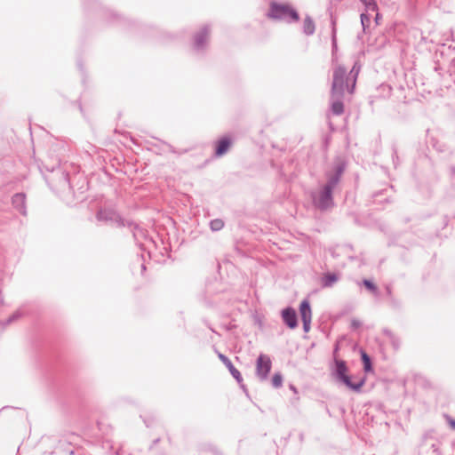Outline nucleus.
I'll use <instances>...</instances> for the list:
<instances>
[{"mask_svg": "<svg viewBox=\"0 0 455 455\" xmlns=\"http://www.w3.org/2000/svg\"><path fill=\"white\" fill-rule=\"evenodd\" d=\"M360 72V66L355 63L350 73L347 75V70L342 66H337L333 70V79L331 92L333 97L336 95L343 96L345 91L352 93L354 92L357 76Z\"/></svg>", "mask_w": 455, "mask_h": 455, "instance_id": "f257e3e1", "label": "nucleus"}, {"mask_svg": "<svg viewBox=\"0 0 455 455\" xmlns=\"http://www.w3.org/2000/svg\"><path fill=\"white\" fill-rule=\"evenodd\" d=\"M331 374L336 380L355 392H359L365 383V378L357 379L356 377L352 378L348 375V369L346 362L343 360L335 359Z\"/></svg>", "mask_w": 455, "mask_h": 455, "instance_id": "f03ea898", "label": "nucleus"}, {"mask_svg": "<svg viewBox=\"0 0 455 455\" xmlns=\"http://www.w3.org/2000/svg\"><path fill=\"white\" fill-rule=\"evenodd\" d=\"M343 169L339 166L337 172L329 178L327 184L316 194L313 195V201L316 207L327 209L332 205V190L339 180Z\"/></svg>", "mask_w": 455, "mask_h": 455, "instance_id": "7ed1b4c3", "label": "nucleus"}, {"mask_svg": "<svg viewBox=\"0 0 455 455\" xmlns=\"http://www.w3.org/2000/svg\"><path fill=\"white\" fill-rule=\"evenodd\" d=\"M267 16L286 23L297 22L299 20L298 12L291 5L277 2L270 3Z\"/></svg>", "mask_w": 455, "mask_h": 455, "instance_id": "20e7f679", "label": "nucleus"}, {"mask_svg": "<svg viewBox=\"0 0 455 455\" xmlns=\"http://www.w3.org/2000/svg\"><path fill=\"white\" fill-rule=\"evenodd\" d=\"M271 360L268 355H260L258 357L256 363V374L261 380H264L267 378L271 370Z\"/></svg>", "mask_w": 455, "mask_h": 455, "instance_id": "39448f33", "label": "nucleus"}, {"mask_svg": "<svg viewBox=\"0 0 455 455\" xmlns=\"http://www.w3.org/2000/svg\"><path fill=\"white\" fill-rule=\"evenodd\" d=\"M282 317L285 324L291 328L294 329L297 327V315L296 311L291 307H287L282 311Z\"/></svg>", "mask_w": 455, "mask_h": 455, "instance_id": "423d86ee", "label": "nucleus"}, {"mask_svg": "<svg viewBox=\"0 0 455 455\" xmlns=\"http://www.w3.org/2000/svg\"><path fill=\"white\" fill-rule=\"evenodd\" d=\"M220 361L227 366L231 375L238 381L241 382L243 380L242 375L240 371L235 368L232 362L223 354L219 353L218 355Z\"/></svg>", "mask_w": 455, "mask_h": 455, "instance_id": "0eeeda50", "label": "nucleus"}, {"mask_svg": "<svg viewBox=\"0 0 455 455\" xmlns=\"http://www.w3.org/2000/svg\"><path fill=\"white\" fill-rule=\"evenodd\" d=\"M209 28H204L200 32H198L195 36V47L196 49H202L204 48V44H206L209 36Z\"/></svg>", "mask_w": 455, "mask_h": 455, "instance_id": "6e6552de", "label": "nucleus"}, {"mask_svg": "<svg viewBox=\"0 0 455 455\" xmlns=\"http://www.w3.org/2000/svg\"><path fill=\"white\" fill-rule=\"evenodd\" d=\"M342 96L333 97V94L331 93V111L335 115H341L344 111V105L341 101Z\"/></svg>", "mask_w": 455, "mask_h": 455, "instance_id": "1a4fd4ad", "label": "nucleus"}, {"mask_svg": "<svg viewBox=\"0 0 455 455\" xmlns=\"http://www.w3.org/2000/svg\"><path fill=\"white\" fill-rule=\"evenodd\" d=\"M230 145L231 141L228 138H222L220 140H219L217 144L215 155L217 156H223L225 153L228 152Z\"/></svg>", "mask_w": 455, "mask_h": 455, "instance_id": "9d476101", "label": "nucleus"}, {"mask_svg": "<svg viewBox=\"0 0 455 455\" xmlns=\"http://www.w3.org/2000/svg\"><path fill=\"white\" fill-rule=\"evenodd\" d=\"M13 206L22 214H25V195L16 194L12 197Z\"/></svg>", "mask_w": 455, "mask_h": 455, "instance_id": "9b49d317", "label": "nucleus"}, {"mask_svg": "<svg viewBox=\"0 0 455 455\" xmlns=\"http://www.w3.org/2000/svg\"><path fill=\"white\" fill-rule=\"evenodd\" d=\"M299 312L301 315V320H311L312 312L309 302L307 300H303L299 307Z\"/></svg>", "mask_w": 455, "mask_h": 455, "instance_id": "f8f14e48", "label": "nucleus"}, {"mask_svg": "<svg viewBox=\"0 0 455 455\" xmlns=\"http://www.w3.org/2000/svg\"><path fill=\"white\" fill-rule=\"evenodd\" d=\"M97 219L102 221L116 220L117 216L115 212L110 210H101L97 214Z\"/></svg>", "mask_w": 455, "mask_h": 455, "instance_id": "ddd939ff", "label": "nucleus"}, {"mask_svg": "<svg viewBox=\"0 0 455 455\" xmlns=\"http://www.w3.org/2000/svg\"><path fill=\"white\" fill-rule=\"evenodd\" d=\"M315 26L313 20L309 16H307L303 22V32L307 36H311L315 33Z\"/></svg>", "mask_w": 455, "mask_h": 455, "instance_id": "4468645a", "label": "nucleus"}, {"mask_svg": "<svg viewBox=\"0 0 455 455\" xmlns=\"http://www.w3.org/2000/svg\"><path fill=\"white\" fill-rule=\"evenodd\" d=\"M339 280L336 274L328 273L323 277V285L324 287L332 286Z\"/></svg>", "mask_w": 455, "mask_h": 455, "instance_id": "2eb2a0df", "label": "nucleus"}, {"mask_svg": "<svg viewBox=\"0 0 455 455\" xmlns=\"http://www.w3.org/2000/svg\"><path fill=\"white\" fill-rule=\"evenodd\" d=\"M365 7L366 12H374L378 10V5L374 0H360Z\"/></svg>", "mask_w": 455, "mask_h": 455, "instance_id": "dca6fc26", "label": "nucleus"}, {"mask_svg": "<svg viewBox=\"0 0 455 455\" xmlns=\"http://www.w3.org/2000/svg\"><path fill=\"white\" fill-rule=\"evenodd\" d=\"M224 227V222L220 219L211 220L210 228L212 231H219Z\"/></svg>", "mask_w": 455, "mask_h": 455, "instance_id": "f3484780", "label": "nucleus"}, {"mask_svg": "<svg viewBox=\"0 0 455 455\" xmlns=\"http://www.w3.org/2000/svg\"><path fill=\"white\" fill-rule=\"evenodd\" d=\"M362 360L363 363L364 371H370L371 370V359L364 352L362 353Z\"/></svg>", "mask_w": 455, "mask_h": 455, "instance_id": "a211bd4d", "label": "nucleus"}, {"mask_svg": "<svg viewBox=\"0 0 455 455\" xmlns=\"http://www.w3.org/2000/svg\"><path fill=\"white\" fill-rule=\"evenodd\" d=\"M283 377L280 373H275L272 378V385L275 387H279L282 386Z\"/></svg>", "mask_w": 455, "mask_h": 455, "instance_id": "6ab92c4d", "label": "nucleus"}, {"mask_svg": "<svg viewBox=\"0 0 455 455\" xmlns=\"http://www.w3.org/2000/svg\"><path fill=\"white\" fill-rule=\"evenodd\" d=\"M370 20H371L370 14L365 13V12L361 14V23H362V27H363V30H365L366 27L369 25Z\"/></svg>", "mask_w": 455, "mask_h": 455, "instance_id": "aec40b11", "label": "nucleus"}, {"mask_svg": "<svg viewBox=\"0 0 455 455\" xmlns=\"http://www.w3.org/2000/svg\"><path fill=\"white\" fill-rule=\"evenodd\" d=\"M331 26H332V48L333 50H336L337 48V42H336V21L333 18H331Z\"/></svg>", "mask_w": 455, "mask_h": 455, "instance_id": "412c9836", "label": "nucleus"}, {"mask_svg": "<svg viewBox=\"0 0 455 455\" xmlns=\"http://www.w3.org/2000/svg\"><path fill=\"white\" fill-rule=\"evenodd\" d=\"M21 316V313L18 310L14 312L7 320V323H11L13 321L19 319Z\"/></svg>", "mask_w": 455, "mask_h": 455, "instance_id": "4be33fe9", "label": "nucleus"}, {"mask_svg": "<svg viewBox=\"0 0 455 455\" xmlns=\"http://www.w3.org/2000/svg\"><path fill=\"white\" fill-rule=\"evenodd\" d=\"M363 284L371 291H376V286L369 280H364Z\"/></svg>", "mask_w": 455, "mask_h": 455, "instance_id": "5701e85b", "label": "nucleus"}, {"mask_svg": "<svg viewBox=\"0 0 455 455\" xmlns=\"http://www.w3.org/2000/svg\"><path fill=\"white\" fill-rule=\"evenodd\" d=\"M303 322V329L306 332H307L310 329L311 320H302Z\"/></svg>", "mask_w": 455, "mask_h": 455, "instance_id": "b1692460", "label": "nucleus"}, {"mask_svg": "<svg viewBox=\"0 0 455 455\" xmlns=\"http://www.w3.org/2000/svg\"><path fill=\"white\" fill-rule=\"evenodd\" d=\"M449 423H450L451 427L453 429H455V420H454V419H449Z\"/></svg>", "mask_w": 455, "mask_h": 455, "instance_id": "393cba45", "label": "nucleus"}, {"mask_svg": "<svg viewBox=\"0 0 455 455\" xmlns=\"http://www.w3.org/2000/svg\"><path fill=\"white\" fill-rule=\"evenodd\" d=\"M379 13H376V18H375V19H376V21H378V20H379Z\"/></svg>", "mask_w": 455, "mask_h": 455, "instance_id": "a878e982", "label": "nucleus"}]
</instances>
